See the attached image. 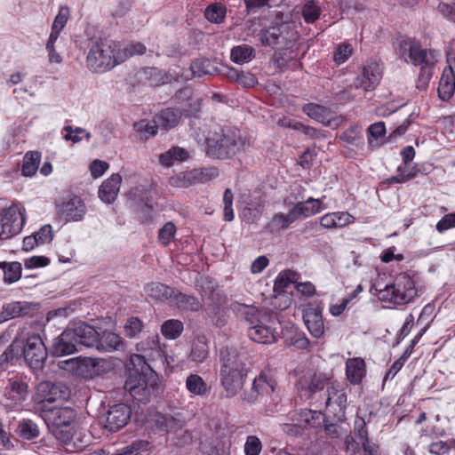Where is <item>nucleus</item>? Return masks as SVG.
<instances>
[{
    "mask_svg": "<svg viewBox=\"0 0 455 455\" xmlns=\"http://www.w3.org/2000/svg\"><path fill=\"white\" fill-rule=\"evenodd\" d=\"M196 140L208 157L219 160L231 159L245 146L240 131L224 129L216 124H211L202 135L196 134Z\"/></svg>",
    "mask_w": 455,
    "mask_h": 455,
    "instance_id": "nucleus-1",
    "label": "nucleus"
},
{
    "mask_svg": "<svg viewBox=\"0 0 455 455\" xmlns=\"http://www.w3.org/2000/svg\"><path fill=\"white\" fill-rule=\"evenodd\" d=\"M397 50L405 62L419 67L417 88L427 89L434 75V68L440 58V53L434 49L423 48L411 38L402 39L398 43Z\"/></svg>",
    "mask_w": 455,
    "mask_h": 455,
    "instance_id": "nucleus-2",
    "label": "nucleus"
},
{
    "mask_svg": "<svg viewBox=\"0 0 455 455\" xmlns=\"http://www.w3.org/2000/svg\"><path fill=\"white\" fill-rule=\"evenodd\" d=\"M220 382L227 393L233 397L243 387L247 369L236 349L224 347L220 350Z\"/></svg>",
    "mask_w": 455,
    "mask_h": 455,
    "instance_id": "nucleus-3",
    "label": "nucleus"
},
{
    "mask_svg": "<svg viewBox=\"0 0 455 455\" xmlns=\"http://www.w3.org/2000/svg\"><path fill=\"white\" fill-rule=\"evenodd\" d=\"M125 56L121 53L119 42L98 39L91 43L86 57V65L92 72L103 73L124 62Z\"/></svg>",
    "mask_w": 455,
    "mask_h": 455,
    "instance_id": "nucleus-4",
    "label": "nucleus"
},
{
    "mask_svg": "<svg viewBox=\"0 0 455 455\" xmlns=\"http://www.w3.org/2000/svg\"><path fill=\"white\" fill-rule=\"evenodd\" d=\"M245 320L250 324L248 337L257 343L272 344L276 340V319L267 311L246 305L240 306Z\"/></svg>",
    "mask_w": 455,
    "mask_h": 455,
    "instance_id": "nucleus-5",
    "label": "nucleus"
},
{
    "mask_svg": "<svg viewBox=\"0 0 455 455\" xmlns=\"http://www.w3.org/2000/svg\"><path fill=\"white\" fill-rule=\"evenodd\" d=\"M10 353L22 355L26 363L33 370H41L47 358V348L37 333L32 332L26 338H15L10 346Z\"/></svg>",
    "mask_w": 455,
    "mask_h": 455,
    "instance_id": "nucleus-6",
    "label": "nucleus"
},
{
    "mask_svg": "<svg viewBox=\"0 0 455 455\" xmlns=\"http://www.w3.org/2000/svg\"><path fill=\"white\" fill-rule=\"evenodd\" d=\"M42 418L52 435L62 443H68L74 434L76 419V411L70 407H42Z\"/></svg>",
    "mask_w": 455,
    "mask_h": 455,
    "instance_id": "nucleus-7",
    "label": "nucleus"
},
{
    "mask_svg": "<svg viewBox=\"0 0 455 455\" xmlns=\"http://www.w3.org/2000/svg\"><path fill=\"white\" fill-rule=\"evenodd\" d=\"M376 294L379 300L395 305L410 303L417 296L415 283L411 277L401 273L396 275L394 282L384 288H377Z\"/></svg>",
    "mask_w": 455,
    "mask_h": 455,
    "instance_id": "nucleus-8",
    "label": "nucleus"
},
{
    "mask_svg": "<svg viewBox=\"0 0 455 455\" xmlns=\"http://www.w3.org/2000/svg\"><path fill=\"white\" fill-rule=\"evenodd\" d=\"M259 39L263 45L276 47L280 46L288 50L297 39V34L286 23L280 24L262 30Z\"/></svg>",
    "mask_w": 455,
    "mask_h": 455,
    "instance_id": "nucleus-9",
    "label": "nucleus"
},
{
    "mask_svg": "<svg viewBox=\"0 0 455 455\" xmlns=\"http://www.w3.org/2000/svg\"><path fill=\"white\" fill-rule=\"evenodd\" d=\"M155 379L150 380L146 374L138 371H130L124 388L137 401L146 403L154 390Z\"/></svg>",
    "mask_w": 455,
    "mask_h": 455,
    "instance_id": "nucleus-10",
    "label": "nucleus"
},
{
    "mask_svg": "<svg viewBox=\"0 0 455 455\" xmlns=\"http://www.w3.org/2000/svg\"><path fill=\"white\" fill-rule=\"evenodd\" d=\"M218 176L219 171L216 167L196 168L171 178L170 183L174 187L188 188L196 184L206 183Z\"/></svg>",
    "mask_w": 455,
    "mask_h": 455,
    "instance_id": "nucleus-11",
    "label": "nucleus"
},
{
    "mask_svg": "<svg viewBox=\"0 0 455 455\" xmlns=\"http://www.w3.org/2000/svg\"><path fill=\"white\" fill-rule=\"evenodd\" d=\"M67 369L84 379H92L106 371V362L99 358L76 357L65 361Z\"/></svg>",
    "mask_w": 455,
    "mask_h": 455,
    "instance_id": "nucleus-12",
    "label": "nucleus"
},
{
    "mask_svg": "<svg viewBox=\"0 0 455 455\" xmlns=\"http://www.w3.org/2000/svg\"><path fill=\"white\" fill-rule=\"evenodd\" d=\"M330 384V377L326 373L314 372L304 374L297 383L298 398L300 401L311 399L313 395Z\"/></svg>",
    "mask_w": 455,
    "mask_h": 455,
    "instance_id": "nucleus-13",
    "label": "nucleus"
},
{
    "mask_svg": "<svg viewBox=\"0 0 455 455\" xmlns=\"http://www.w3.org/2000/svg\"><path fill=\"white\" fill-rule=\"evenodd\" d=\"M24 222L22 209L18 205L9 207L2 218L0 240H6L18 235L22 230Z\"/></svg>",
    "mask_w": 455,
    "mask_h": 455,
    "instance_id": "nucleus-14",
    "label": "nucleus"
},
{
    "mask_svg": "<svg viewBox=\"0 0 455 455\" xmlns=\"http://www.w3.org/2000/svg\"><path fill=\"white\" fill-rule=\"evenodd\" d=\"M57 215L66 222L82 221L87 212V207L79 196H72L56 206Z\"/></svg>",
    "mask_w": 455,
    "mask_h": 455,
    "instance_id": "nucleus-15",
    "label": "nucleus"
},
{
    "mask_svg": "<svg viewBox=\"0 0 455 455\" xmlns=\"http://www.w3.org/2000/svg\"><path fill=\"white\" fill-rule=\"evenodd\" d=\"M28 384L19 377L9 379L4 392V405L9 408L20 405L28 396Z\"/></svg>",
    "mask_w": 455,
    "mask_h": 455,
    "instance_id": "nucleus-16",
    "label": "nucleus"
},
{
    "mask_svg": "<svg viewBox=\"0 0 455 455\" xmlns=\"http://www.w3.org/2000/svg\"><path fill=\"white\" fill-rule=\"evenodd\" d=\"M303 112L310 118L325 126L336 128L342 124V117L338 116L331 109L315 103L305 104L302 108Z\"/></svg>",
    "mask_w": 455,
    "mask_h": 455,
    "instance_id": "nucleus-17",
    "label": "nucleus"
},
{
    "mask_svg": "<svg viewBox=\"0 0 455 455\" xmlns=\"http://www.w3.org/2000/svg\"><path fill=\"white\" fill-rule=\"evenodd\" d=\"M382 77V68L376 61L366 64L362 70V74L357 76L354 82L355 88H362L366 92L373 91L379 84Z\"/></svg>",
    "mask_w": 455,
    "mask_h": 455,
    "instance_id": "nucleus-18",
    "label": "nucleus"
},
{
    "mask_svg": "<svg viewBox=\"0 0 455 455\" xmlns=\"http://www.w3.org/2000/svg\"><path fill=\"white\" fill-rule=\"evenodd\" d=\"M131 415L132 410L127 404H114L108 411L105 427L109 431H118L128 423Z\"/></svg>",
    "mask_w": 455,
    "mask_h": 455,
    "instance_id": "nucleus-19",
    "label": "nucleus"
},
{
    "mask_svg": "<svg viewBox=\"0 0 455 455\" xmlns=\"http://www.w3.org/2000/svg\"><path fill=\"white\" fill-rule=\"evenodd\" d=\"M136 349L138 352L142 353L143 355H134L131 357V361L132 363L135 362H141L145 360V357L156 358L161 357L163 349L160 345L159 336L155 333L149 335L145 339L141 340L136 345Z\"/></svg>",
    "mask_w": 455,
    "mask_h": 455,
    "instance_id": "nucleus-20",
    "label": "nucleus"
},
{
    "mask_svg": "<svg viewBox=\"0 0 455 455\" xmlns=\"http://www.w3.org/2000/svg\"><path fill=\"white\" fill-rule=\"evenodd\" d=\"M324 396V404L327 408L334 407L335 412L344 413L347 407V394L343 385L336 381L330 382Z\"/></svg>",
    "mask_w": 455,
    "mask_h": 455,
    "instance_id": "nucleus-21",
    "label": "nucleus"
},
{
    "mask_svg": "<svg viewBox=\"0 0 455 455\" xmlns=\"http://www.w3.org/2000/svg\"><path fill=\"white\" fill-rule=\"evenodd\" d=\"M70 330L78 347H96L99 332L93 326L83 323L75 325Z\"/></svg>",
    "mask_w": 455,
    "mask_h": 455,
    "instance_id": "nucleus-22",
    "label": "nucleus"
},
{
    "mask_svg": "<svg viewBox=\"0 0 455 455\" xmlns=\"http://www.w3.org/2000/svg\"><path fill=\"white\" fill-rule=\"evenodd\" d=\"M122 177L119 173H113L105 180L99 188L98 196L105 204H113L120 191Z\"/></svg>",
    "mask_w": 455,
    "mask_h": 455,
    "instance_id": "nucleus-23",
    "label": "nucleus"
},
{
    "mask_svg": "<svg viewBox=\"0 0 455 455\" xmlns=\"http://www.w3.org/2000/svg\"><path fill=\"white\" fill-rule=\"evenodd\" d=\"M323 198L324 196L318 199L308 197L306 201L298 202L295 204L291 209L295 220L299 218H309L324 210L325 207H323Z\"/></svg>",
    "mask_w": 455,
    "mask_h": 455,
    "instance_id": "nucleus-24",
    "label": "nucleus"
},
{
    "mask_svg": "<svg viewBox=\"0 0 455 455\" xmlns=\"http://www.w3.org/2000/svg\"><path fill=\"white\" fill-rule=\"evenodd\" d=\"M304 323L310 334L318 339L324 333V324L322 311L318 308L308 307L303 313Z\"/></svg>",
    "mask_w": 455,
    "mask_h": 455,
    "instance_id": "nucleus-25",
    "label": "nucleus"
},
{
    "mask_svg": "<svg viewBox=\"0 0 455 455\" xmlns=\"http://www.w3.org/2000/svg\"><path fill=\"white\" fill-rule=\"evenodd\" d=\"M78 346L70 328L64 331L54 341L52 354L55 356H63L78 351Z\"/></svg>",
    "mask_w": 455,
    "mask_h": 455,
    "instance_id": "nucleus-26",
    "label": "nucleus"
},
{
    "mask_svg": "<svg viewBox=\"0 0 455 455\" xmlns=\"http://www.w3.org/2000/svg\"><path fill=\"white\" fill-rule=\"evenodd\" d=\"M277 382L275 374L272 369L267 368L254 379L252 389L257 395H264L274 392Z\"/></svg>",
    "mask_w": 455,
    "mask_h": 455,
    "instance_id": "nucleus-27",
    "label": "nucleus"
},
{
    "mask_svg": "<svg viewBox=\"0 0 455 455\" xmlns=\"http://www.w3.org/2000/svg\"><path fill=\"white\" fill-rule=\"evenodd\" d=\"M175 290L176 289L159 282H150L144 286V291L148 297L156 301H168L170 304L174 297Z\"/></svg>",
    "mask_w": 455,
    "mask_h": 455,
    "instance_id": "nucleus-28",
    "label": "nucleus"
},
{
    "mask_svg": "<svg viewBox=\"0 0 455 455\" xmlns=\"http://www.w3.org/2000/svg\"><path fill=\"white\" fill-rule=\"evenodd\" d=\"M355 218L347 212H334L320 218V225L326 229L341 228L353 223Z\"/></svg>",
    "mask_w": 455,
    "mask_h": 455,
    "instance_id": "nucleus-29",
    "label": "nucleus"
},
{
    "mask_svg": "<svg viewBox=\"0 0 455 455\" xmlns=\"http://www.w3.org/2000/svg\"><path fill=\"white\" fill-rule=\"evenodd\" d=\"M185 386L192 396L204 397L210 394L211 387L197 373H189L185 380Z\"/></svg>",
    "mask_w": 455,
    "mask_h": 455,
    "instance_id": "nucleus-30",
    "label": "nucleus"
},
{
    "mask_svg": "<svg viewBox=\"0 0 455 455\" xmlns=\"http://www.w3.org/2000/svg\"><path fill=\"white\" fill-rule=\"evenodd\" d=\"M455 92V73L451 68H444L440 78L438 95L443 100H449Z\"/></svg>",
    "mask_w": 455,
    "mask_h": 455,
    "instance_id": "nucleus-31",
    "label": "nucleus"
},
{
    "mask_svg": "<svg viewBox=\"0 0 455 455\" xmlns=\"http://www.w3.org/2000/svg\"><path fill=\"white\" fill-rule=\"evenodd\" d=\"M123 347V339L119 335L112 331H104L101 335L99 334V341L95 348L102 352H112Z\"/></svg>",
    "mask_w": 455,
    "mask_h": 455,
    "instance_id": "nucleus-32",
    "label": "nucleus"
},
{
    "mask_svg": "<svg viewBox=\"0 0 455 455\" xmlns=\"http://www.w3.org/2000/svg\"><path fill=\"white\" fill-rule=\"evenodd\" d=\"M32 308V305L27 301H12L3 306L1 312L4 321L27 315Z\"/></svg>",
    "mask_w": 455,
    "mask_h": 455,
    "instance_id": "nucleus-33",
    "label": "nucleus"
},
{
    "mask_svg": "<svg viewBox=\"0 0 455 455\" xmlns=\"http://www.w3.org/2000/svg\"><path fill=\"white\" fill-rule=\"evenodd\" d=\"M366 372L365 363L361 358H351L346 363V374L352 384H359Z\"/></svg>",
    "mask_w": 455,
    "mask_h": 455,
    "instance_id": "nucleus-34",
    "label": "nucleus"
},
{
    "mask_svg": "<svg viewBox=\"0 0 455 455\" xmlns=\"http://www.w3.org/2000/svg\"><path fill=\"white\" fill-rule=\"evenodd\" d=\"M126 196L134 204H144L147 207H151L149 204L151 201V188L146 184H140L131 188L126 193Z\"/></svg>",
    "mask_w": 455,
    "mask_h": 455,
    "instance_id": "nucleus-35",
    "label": "nucleus"
},
{
    "mask_svg": "<svg viewBox=\"0 0 455 455\" xmlns=\"http://www.w3.org/2000/svg\"><path fill=\"white\" fill-rule=\"evenodd\" d=\"M60 397L59 387L50 381L40 382L36 387V399L39 403H52Z\"/></svg>",
    "mask_w": 455,
    "mask_h": 455,
    "instance_id": "nucleus-36",
    "label": "nucleus"
},
{
    "mask_svg": "<svg viewBox=\"0 0 455 455\" xmlns=\"http://www.w3.org/2000/svg\"><path fill=\"white\" fill-rule=\"evenodd\" d=\"M181 118V112L175 108H165L156 116V122L164 130L175 127Z\"/></svg>",
    "mask_w": 455,
    "mask_h": 455,
    "instance_id": "nucleus-37",
    "label": "nucleus"
},
{
    "mask_svg": "<svg viewBox=\"0 0 455 455\" xmlns=\"http://www.w3.org/2000/svg\"><path fill=\"white\" fill-rule=\"evenodd\" d=\"M189 152L180 147H172L159 156V162L165 167L172 166L175 162H183L188 159Z\"/></svg>",
    "mask_w": 455,
    "mask_h": 455,
    "instance_id": "nucleus-38",
    "label": "nucleus"
},
{
    "mask_svg": "<svg viewBox=\"0 0 455 455\" xmlns=\"http://www.w3.org/2000/svg\"><path fill=\"white\" fill-rule=\"evenodd\" d=\"M171 305H174L183 310L191 311H197L202 307L200 301L196 297L184 294L178 290H175Z\"/></svg>",
    "mask_w": 455,
    "mask_h": 455,
    "instance_id": "nucleus-39",
    "label": "nucleus"
},
{
    "mask_svg": "<svg viewBox=\"0 0 455 455\" xmlns=\"http://www.w3.org/2000/svg\"><path fill=\"white\" fill-rule=\"evenodd\" d=\"M156 426L166 432H173L180 429L183 426V420L171 414L157 413L155 415Z\"/></svg>",
    "mask_w": 455,
    "mask_h": 455,
    "instance_id": "nucleus-40",
    "label": "nucleus"
},
{
    "mask_svg": "<svg viewBox=\"0 0 455 455\" xmlns=\"http://www.w3.org/2000/svg\"><path fill=\"white\" fill-rule=\"evenodd\" d=\"M295 221L291 210L287 214L278 212L272 217L270 221L267 224L266 228L270 233H275L288 228Z\"/></svg>",
    "mask_w": 455,
    "mask_h": 455,
    "instance_id": "nucleus-41",
    "label": "nucleus"
},
{
    "mask_svg": "<svg viewBox=\"0 0 455 455\" xmlns=\"http://www.w3.org/2000/svg\"><path fill=\"white\" fill-rule=\"evenodd\" d=\"M209 356V346L204 337H198L192 344L188 358L197 364L204 363Z\"/></svg>",
    "mask_w": 455,
    "mask_h": 455,
    "instance_id": "nucleus-42",
    "label": "nucleus"
},
{
    "mask_svg": "<svg viewBox=\"0 0 455 455\" xmlns=\"http://www.w3.org/2000/svg\"><path fill=\"white\" fill-rule=\"evenodd\" d=\"M41 160V153L38 151H29L26 153L22 164V174L26 177H32L38 170Z\"/></svg>",
    "mask_w": 455,
    "mask_h": 455,
    "instance_id": "nucleus-43",
    "label": "nucleus"
},
{
    "mask_svg": "<svg viewBox=\"0 0 455 455\" xmlns=\"http://www.w3.org/2000/svg\"><path fill=\"white\" fill-rule=\"evenodd\" d=\"M255 57V50L248 44H241L232 48L230 58L236 64L251 61Z\"/></svg>",
    "mask_w": 455,
    "mask_h": 455,
    "instance_id": "nucleus-44",
    "label": "nucleus"
},
{
    "mask_svg": "<svg viewBox=\"0 0 455 455\" xmlns=\"http://www.w3.org/2000/svg\"><path fill=\"white\" fill-rule=\"evenodd\" d=\"M17 433L25 440H33L39 436L40 430L36 422L32 419H25L19 422Z\"/></svg>",
    "mask_w": 455,
    "mask_h": 455,
    "instance_id": "nucleus-45",
    "label": "nucleus"
},
{
    "mask_svg": "<svg viewBox=\"0 0 455 455\" xmlns=\"http://www.w3.org/2000/svg\"><path fill=\"white\" fill-rule=\"evenodd\" d=\"M0 268L4 271V280L5 283H15L21 276L22 267L20 262H0Z\"/></svg>",
    "mask_w": 455,
    "mask_h": 455,
    "instance_id": "nucleus-46",
    "label": "nucleus"
},
{
    "mask_svg": "<svg viewBox=\"0 0 455 455\" xmlns=\"http://www.w3.org/2000/svg\"><path fill=\"white\" fill-rule=\"evenodd\" d=\"M386 133V127L383 122L372 124L368 128V143L371 148L379 147L380 140Z\"/></svg>",
    "mask_w": 455,
    "mask_h": 455,
    "instance_id": "nucleus-47",
    "label": "nucleus"
},
{
    "mask_svg": "<svg viewBox=\"0 0 455 455\" xmlns=\"http://www.w3.org/2000/svg\"><path fill=\"white\" fill-rule=\"evenodd\" d=\"M161 331L166 339H175L182 333L183 323L176 319L167 320L162 324Z\"/></svg>",
    "mask_w": 455,
    "mask_h": 455,
    "instance_id": "nucleus-48",
    "label": "nucleus"
},
{
    "mask_svg": "<svg viewBox=\"0 0 455 455\" xmlns=\"http://www.w3.org/2000/svg\"><path fill=\"white\" fill-rule=\"evenodd\" d=\"M227 8L220 3L210 4L204 11V17L212 23H220L226 17Z\"/></svg>",
    "mask_w": 455,
    "mask_h": 455,
    "instance_id": "nucleus-49",
    "label": "nucleus"
},
{
    "mask_svg": "<svg viewBox=\"0 0 455 455\" xmlns=\"http://www.w3.org/2000/svg\"><path fill=\"white\" fill-rule=\"evenodd\" d=\"M190 71L193 76H202L212 74L211 62L208 59H196L190 65Z\"/></svg>",
    "mask_w": 455,
    "mask_h": 455,
    "instance_id": "nucleus-50",
    "label": "nucleus"
},
{
    "mask_svg": "<svg viewBox=\"0 0 455 455\" xmlns=\"http://www.w3.org/2000/svg\"><path fill=\"white\" fill-rule=\"evenodd\" d=\"M321 14V8L314 1H307L302 8V16L307 23H314Z\"/></svg>",
    "mask_w": 455,
    "mask_h": 455,
    "instance_id": "nucleus-51",
    "label": "nucleus"
},
{
    "mask_svg": "<svg viewBox=\"0 0 455 455\" xmlns=\"http://www.w3.org/2000/svg\"><path fill=\"white\" fill-rule=\"evenodd\" d=\"M299 415L304 419L305 427H317L323 420V414L319 411H312L308 409H301Z\"/></svg>",
    "mask_w": 455,
    "mask_h": 455,
    "instance_id": "nucleus-52",
    "label": "nucleus"
},
{
    "mask_svg": "<svg viewBox=\"0 0 455 455\" xmlns=\"http://www.w3.org/2000/svg\"><path fill=\"white\" fill-rule=\"evenodd\" d=\"M455 448V440L451 439L449 441H436L433 442L428 446V451L433 455H445L449 451Z\"/></svg>",
    "mask_w": 455,
    "mask_h": 455,
    "instance_id": "nucleus-53",
    "label": "nucleus"
},
{
    "mask_svg": "<svg viewBox=\"0 0 455 455\" xmlns=\"http://www.w3.org/2000/svg\"><path fill=\"white\" fill-rule=\"evenodd\" d=\"M69 16L70 9L68 6H60L52 25V29L60 34L62 29L65 28Z\"/></svg>",
    "mask_w": 455,
    "mask_h": 455,
    "instance_id": "nucleus-54",
    "label": "nucleus"
},
{
    "mask_svg": "<svg viewBox=\"0 0 455 455\" xmlns=\"http://www.w3.org/2000/svg\"><path fill=\"white\" fill-rule=\"evenodd\" d=\"M176 234V227L172 222H167L158 232V241L163 245H168Z\"/></svg>",
    "mask_w": 455,
    "mask_h": 455,
    "instance_id": "nucleus-55",
    "label": "nucleus"
},
{
    "mask_svg": "<svg viewBox=\"0 0 455 455\" xmlns=\"http://www.w3.org/2000/svg\"><path fill=\"white\" fill-rule=\"evenodd\" d=\"M262 443L256 435H248L243 446L245 455H259Z\"/></svg>",
    "mask_w": 455,
    "mask_h": 455,
    "instance_id": "nucleus-56",
    "label": "nucleus"
},
{
    "mask_svg": "<svg viewBox=\"0 0 455 455\" xmlns=\"http://www.w3.org/2000/svg\"><path fill=\"white\" fill-rule=\"evenodd\" d=\"M143 329V323L138 317L129 318L124 324V333L127 337L135 338Z\"/></svg>",
    "mask_w": 455,
    "mask_h": 455,
    "instance_id": "nucleus-57",
    "label": "nucleus"
},
{
    "mask_svg": "<svg viewBox=\"0 0 455 455\" xmlns=\"http://www.w3.org/2000/svg\"><path fill=\"white\" fill-rule=\"evenodd\" d=\"M64 130L66 131L65 140H71L74 143H77L81 141L82 138L80 137V134L84 133L85 138L87 140H90L91 133L87 132L84 129L76 127V129H73L72 126L67 125L64 127Z\"/></svg>",
    "mask_w": 455,
    "mask_h": 455,
    "instance_id": "nucleus-58",
    "label": "nucleus"
},
{
    "mask_svg": "<svg viewBox=\"0 0 455 455\" xmlns=\"http://www.w3.org/2000/svg\"><path fill=\"white\" fill-rule=\"evenodd\" d=\"M353 52L349 44H339L334 53L333 60L337 64H342L348 60Z\"/></svg>",
    "mask_w": 455,
    "mask_h": 455,
    "instance_id": "nucleus-59",
    "label": "nucleus"
},
{
    "mask_svg": "<svg viewBox=\"0 0 455 455\" xmlns=\"http://www.w3.org/2000/svg\"><path fill=\"white\" fill-rule=\"evenodd\" d=\"M109 168V164L101 160H93L89 166L91 175L93 179L101 177Z\"/></svg>",
    "mask_w": 455,
    "mask_h": 455,
    "instance_id": "nucleus-60",
    "label": "nucleus"
},
{
    "mask_svg": "<svg viewBox=\"0 0 455 455\" xmlns=\"http://www.w3.org/2000/svg\"><path fill=\"white\" fill-rule=\"evenodd\" d=\"M355 435L361 442L369 441L368 431L366 429V423L363 418L356 417L354 423Z\"/></svg>",
    "mask_w": 455,
    "mask_h": 455,
    "instance_id": "nucleus-61",
    "label": "nucleus"
},
{
    "mask_svg": "<svg viewBox=\"0 0 455 455\" xmlns=\"http://www.w3.org/2000/svg\"><path fill=\"white\" fill-rule=\"evenodd\" d=\"M146 52V46L141 43H131L124 48H121V53L125 54V60L133 55H141Z\"/></svg>",
    "mask_w": 455,
    "mask_h": 455,
    "instance_id": "nucleus-62",
    "label": "nucleus"
},
{
    "mask_svg": "<svg viewBox=\"0 0 455 455\" xmlns=\"http://www.w3.org/2000/svg\"><path fill=\"white\" fill-rule=\"evenodd\" d=\"M33 235H35L39 245L50 243L53 237L52 228L50 225L43 226L37 232Z\"/></svg>",
    "mask_w": 455,
    "mask_h": 455,
    "instance_id": "nucleus-63",
    "label": "nucleus"
},
{
    "mask_svg": "<svg viewBox=\"0 0 455 455\" xmlns=\"http://www.w3.org/2000/svg\"><path fill=\"white\" fill-rule=\"evenodd\" d=\"M453 228H455V212L444 215L436 224V230L441 234Z\"/></svg>",
    "mask_w": 455,
    "mask_h": 455,
    "instance_id": "nucleus-64",
    "label": "nucleus"
}]
</instances>
